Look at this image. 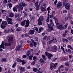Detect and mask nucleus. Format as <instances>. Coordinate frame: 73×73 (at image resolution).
<instances>
[{"label": "nucleus", "instance_id": "obj_1", "mask_svg": "<svg viewBox=\"0 0 73 73\" xmlns=\"http://www.w3.org/2000/svg\"><path fill=\"white\" fill-rule=\"evenodd\" d=\"M30 24V22L29 20H27L26 21V20H23L21 22V23H20V24L22 26H25V27L26 28L28 27L29 25Z\"/></svg>", "mask_w": 73, "mask_h": 73}, {"label": "nucleus", "instance_id": "obj_2", "mask_svg": "<svg viewBox=\"0 0 73 73\" xmlns=\"http://www.w3.org/2000/svg\"><path fill=\"white\" fill-rule=\"evenodd\" d=\"M53 19H54L56 23V24L57 25V27H58V28L59 30H62V25H60V24L58 23V22L57 19L56 18V17H53Z\"/></svg>", "mask_w": 73, "mask_h": 73}, {"label": "nucleus", "instance_id": "obj_3", "mask_svg": "<svg viewBox=\"0 0 73 73\" xmlns=\"http://www.w3.org/2000/svg\"><path fill=\"white\" fill-rule=\"evenodd\" d=\"M45 55L46 56H47L48 57V60H50L52 58V57H53V55L50 53L48 52H46L45 53Z\"/></svg>", "mask_w": 73, "mask_h": 73}, {"label": "nucleus", "instance_id": "obj_4", "mask_svg": "<svg viewBox=\"0 0 73 73\" xmlns=\"http://www.w3.org/2000/svg\"><path fill=\"white\" fill-rule=\"evenodd\" d=\"M8 23L6 21H4L2 22V24L1 25V27L3 29H4V28L5 27L6 25H7Z\"/></svg>", "mask_w": 73, "mask_h": 73}, {"label": "nucleus", "instance_id": "obj_5", "mask_svg": "<svg viewBox=\"0 0 73 73\" xmlns=\"http://www.w3.org/2000/svg\"><path fill=\"white\" fill-rule=\"evenodd\" d=\"M6 20H7V22L8 24H12V22H11L12 21V18H9L8 17L6 16Z\"/></svg>", "mask_w": 73, "mask_h": 73}, {"label": "nucleus", "instance_id": "obj_6", "mask_svg": "<svg viewBox=\"0 0 73 73\" xmlns=\"http://www.w3.org/2000/svg\"><path fill=\"white\" fill-rule=\"evenodd\" d=\"M62 3L60 2L59 1L58 3V4L57 5V6H56V8L57 9H59L61 6H62Z\"/></svg>", "mask_w": 73, "mask_h": 73}, {"label": "nucleus", "instance_id": "obj_7", "mask_svg": "<svg viewBox=\"0 0 73 73\" xmlns=\"http://www.w3.org/2000/svg\"><path fill=\"white\" fill-rule=\"evenodd\" d=\"M1 48H3V49H4V48H5L4 46V41H3L2 42V44L0 46V51H1V52H2L3 49Z\"/></svg>", "mask_w": 73, "mask_h": 73}, {"label": "nucleus", "instance_id": "obj_8", "mask_svg": "<svg viewBox=\"0 0 73 73\" xmlns=\"http://www.w3.org/2000/svg\"><path fill=\"white\" fill-rule=\"evenodd\" d=\"M58 50L57 47L56 46H52V51L54 52H56Z\"/></svg>", "mask_w": 73, "mask_h": 73}, {"label": "nucleus", "instance_id": "obj_9", "mask_svg": "<svg viewBox=\"0 0 73 73\" xmlns=\"http://www.w3.org/2000/svg\"><path fill=\"white\" fill-rule=\"evenodd\" d=\"M43 40L45 41L49 40H50V36H44Z\"/></svg>", "mask_w": 73, "mask_h": 73}, {"label": "nucleus", "instance_id": "obj_10", "mask_svg": "<svg viewBox=\"0 0 73 73\" xmlns=\"http://www.w3.org/2000/svg\"><path fill=\"white\" fill-rule=\"evenodd\" d=\"M65 8L66 9L68 10L70 8V4L69 3H67L66 5Z\"/></svg>", "mask_w": 73, "mask_h": 73}, {"label": "nucleus", "instance_id": "obj_11", "mask_svg": "<svg viewBox=\"0 0 73 73\" xmlns=\"http://www.w3.org/2000/svg\"><path fill=\"white\" fill-rule=\"evenodd\" d=\"M9 41L10 42V43H12L13 42V37H10L9 39Z\"/></svg>", "mask_w": 73, "mask_h": 73}, {"label": "nucleus", "instance_id": "obj_12", "mask_svg": "<svg viewBox=\"0 0 73 73\" xmlns=\"http://www.w3.org/2000/svg\"><path fill=\"white\" fill-rule=\"evenodd\" d=\"M23 45H21V46H19L18 48H16L15 50H17V51H18V50H20V49H21V47Z\"/></svg>", "mask_w": 73, "mask_h": 73}, {"label": "nucleus", "instance_id": "obj_13", "mask_svg": "<svg viewBox=\"0 0 73 73\" xmlns=\"http://www.w3.org/2000/svg\"><path fill=\"white\" fill-rule=\"evenodd\" d=\"M47 25L48 27H53V26H54V24H53V22H51V23H50V24H49L48 23H47Z\"/></svg>", "mask_w": 73, "mask_h": 73}, {"label": "nucleus", "instance_id": "obj_14", "mask_svg": "<svg viewBox=\"0 0 73 73\" xmlns=\"http://www.w3.org/2000/svg\"><path fill=\"white\" fill-rule=\"evenodd\" d=\"M44 17L42 16H40L38 20H39L41 21H44Z\"/></svg>", "mask_w": 73, "mask_h": 73}, {"label": "nucleus", "instance_id": "obj_15", "mask_svg": "<svg viewBox=\"0 0 73 73\" xmlns=\"http://www.w3.org/2000/svg\"><path fill=\"white\" fill-rule=\"evenodd\" d=\"M53 28L50 27L48 29L47 31L49 32H50L52 31L53 30Z\"/></svg>", "mask_w": 73, "mask_h": 73}, {"label": "nucleus", "instance_id": "obj_16", "mask_svg": "<svg viewBox=\"0 0 73 73\" xmlns=\"http://www.w3.org/2000/svg\"><path fill=\"white\" fill-rule=\"evenodd\" d=\"M35 31L31 30L29 31V33L31 35H33L35 33Z\"/></svg>", "mask_w": 73, "mask_h": 73}, {"label": "nucleus", "instance_id": "obj_17", "mask_svg": "<svg viewBox=\"0 0 73 73\" xmlns=\"http://www.w3.org/2000/svg\"><path fill=\"white\" fill-rule=\"evenodd\" d=\"M42 21L39 20H38V25H41L42 24Z\"/></svg>", "mask_w": 73, "mask_h": 73}, {"label": "nucleus", "instance_id": "obj_18", "mask_svg": "<svg viewBox=\"0 0 73 73\" xmlns=\"http://www.w3.org/2000/svg\"><path fill=\"white\" fill-rule=\"evenodd\" d=\"M1 11L4 14V15L5 16H6V11H5L4 10L1 9Z\"/></svg>", "mask_w": 73, "mask_h": 73}, {"label": "nucleus", "instance_id": "obj_19", "mask_svg": "<svg viewBox=\"0 0 73 73\" xmlns=\"http://www.w3.org/2000/svg\"><path fill=\"white\" fill-rule=\"evenodd\" d=\"M43 29H44V28H43L42 27L40 28L38 31V33H41V32L42 31Z\"/></svg>", "mask_w": 73, "mask_h": 73}, {"label": "nucleus", "instance_id": "obj_20", "mask_svg": "<svg viewBox=\"0 0 73 73\" xmlns=\"http://www.w3.org/2000/svg\"><path fill=\"white\" fill-rule=\"evenodd\" d=\"M5 46H11V44L10 43H5L4 44Z\"/></svg>", "mask_w": 73, "mask_h": 73}, {"label": "nucleus", "instance_id": "obj_21", "mask_svg": "<svg viewBox=\"0 0 73 73\" xmlns=\"http://www.w3.org/2000/svg\"><path fill=\"white\" fill-rule=\"evenodd\" d=\"M52 42H54V43H56V42H57V40L56 39V38L55 37H54L52 39Z\"/></svg>", "mask_w": 73, "mask_h": 73}, {"label": "nucleus", "instance_id": "obj_22", "mask_svg": "<svg viewBox=\"0 0 73 73\" xmlns=\"http://www.w3.org/2000/svg\"><path fill=\"white\" fill-rule=\"evenodd\" d=\"M33 45L35 47H36V45H37V43L36 42L34 41V40H31Z\"/></svg>", "mask_w": 73, "mask_h": 73}, {"label": "nucleus", "instance_id": "obj_23", "mask_svg": "<svg viewBox=\"0 0 73 73\" xmlns=\"http://www.w3.org/2000/svg\"><path fill=\"white\" fill-rule=\"evenodd\" d=\"M9 17H14V14L12 13H10L9 14Z\"/></svg>", "mask_w": 73, "mask_h": 73}, {"label": "nucleus", "instance_id": "obj_24", "mask_svg": "<svg viewBox=\"0 0 73 73\" xmlns=\"http://www.w3.org/2000/svg\"><path fill=\"white\" fill-rule=\"evenodd\" d=\"M41 11L42 12H45L46 11V9H45V8L42 7L41 9Z\"/></svg>", "mask_w": 73, "mask_h": 73}, {"label": "nucleus", "instance_id": "obj_25", "mask_svg": "<svg viewBox=\"0 0 73 73\" xmlns=\"http://www.w3.org/2000/svg\"><path fill=\"white\" fill-rule=\"evenodd\" d=\"M23 3V2L22 1V0H21V3H19V7H20V8H21V7H22V3Z\"/></svg>", "mask_w": 73, "mask_h": 73}, {"label": "nucleus", "instance_id": "obj_26", "mask_svg": "<svg viewBox=\"0 0 73 73\" xmlns=\"http://www.w3.org/2000/svg\"><path fill=\"white\" fill-rule=\"evenodd\" d=\"M13 9L14 12H17V9L15 7H14Z\"/></svg>", "mask_w": 73, "mask_h": 73}, {"label": "nucleus", "instance_id": "obj_27", "mask_svg": "<svg viewBox=\"0 0 73 73\" xmlns=\"http://www.w3.org/2000/svg\"><path fill=\"white\" fill-rule=\"evenodd\" d=\"M31 53V51L30 50H28L27 53V56H29V54Z\"/></svg>", "mask_w": 73, "mask_h": 73}, {"label": "nucleus", "instance_id": "obj_28", "mask_svg": "<svg viewBox=\"0 0 73 73\" xmlns=\"http://www.w3.org/2000/svg\"><path fill=\"white\" fill-rule=\"evenodd\" d=\"M21 61L22 62L23 65H24V64H25V63H26L25 60H21Z\"/></svg>", "mask_w": 73, "mask_h": 73}, {"label": "nucleus", "instance_id": "obj_29", "mask_svg": "<svg viewBox=\"0 0 73 73\" xmlns=\"http://www.w3.org/2000/svg\"><path fill=\"white\" fill-rule=\"evenodd\" d=\"M16 63L15 62L12 65V67L13 68H15L16 67Z\"/></svg>", "mask_w": 73, "mask_h": 73}, {"label": "nucleus", "instance_id": "obj_30", "mask_svg": "<svg viewBox=\"0 0 73 73\" xmlns=\"http://www.w3.org/2000/svg\"><path fill=\"white\" fill-rule=\"evenodd\" d=\"M20 69L21 71H22V72H23V71H24V70H25V68L20 67Z\"/></svg>", "mask_w": 73, "mask_h": 73}, {"label": "nucleus", "instance_id": "obj_31", "mask_svg": "<svg viewBox=\"0 0 73 73\" xmlns=\"http://www.w3.org/2000/svg\"><path fill=\"white\" fill-rule=\"evenodd\" d=\"M8 6H9V7L10 9H11V8L12 7V5L11 3H9L8 5Z\"/></svg>", "mask_w": 73, "mask_h": 73}, {"label": "nucleus", "instance_id": "obj_32", "mask_svg": "<svg viewBox=\"0 0 73 73\" xmlns=\"http://www.w3.org/2000/svg\"><path fill=\"white\" fill-rule=\"evenodd\" d=\"M65 65H66V66H69V63L68 62H66L65 63Z\"/></svg>", "mask_w": 73, "mask_h": 73}, {"label": "nucleus", "instance_id": "obj_33", "mask_svg": "<svg viewBox=\"0 0 73 73\" xmlns=\"http://www.w3.org/2000/svg\"><path fill=\"white\" fill-rule=\"evenodd\" d=\"M9 30H7V29H6L4 31V33H8L9 32Z\"/></svg>", "mask_w": 73, "mask_h": 73}, {"label": "nucleus", "instance_id": "obj_34", "mask_svg": "<svg viewBox=\"0 0 73 73\" xmlns=\"http://www.w3.org/2000/svg\"><path fill=\"white\" fill-rule=\"evenodd\" d=\"M23 7H22L21 8V9H19L18 11L19 12H22V11L23 10Z\"/></svg>", "mask_w": 73, "mask_h": 73}, {"label": "nucleus", "instance_id": "obj_35", "mask_svg": "<svg viewBox=\"0 0 73 73\" xmlns=\"http://www.w3.org/2000/svg\"><path fill=\"white\" fill-rule=\"evenodd\" d=\"M21 30V28H20V27H18V28L16 29V31L17 32H19V31H20Z\"/></svg>", "mask_w": 73, "mask_h": 73}, {"label": "nucleus", "instance_id": "obj_36", "mask_svg": "<svg viewBox=\"0 0 73 73\" xmlns=\"http://www.w3.org/2000/svg\"><path fill=\"white\" fill-rule=\"evenodd\" d=\"M23 20V18L21 17V18L19 17L17 19V20L18 21H21V20Z\"/></svg>", "mask_w": 73, "mask_h": 73}, {"label": "nucleus", "instance_id": "obj_37", "mask_svg": "<svg viewBox=\"0 0 73 73\" xmlns=\"http://www.w3.org/2000/svg\"><path fill=\"white\" fill-rule=\"evenodd\" d=\"M33 59L34 61H36V60H37V57L35 56H34L33 57Z\"/></svg>", "mask_w": 73, "mask_h": 73}, {"label": "nucleus", "instance_id": "obj_38", "mask_svg": "<svg viewBox=\"0 0 73 73\" xmlns=\"http://www.w3.org/2000/svg\"><path fill=\"white\" fill-rule=\"evenodd\" d=\"M62 41L63 42H65V41H66V42H68V39H67L63 38L62 39Z\"/></svg>", "mask_w": 73, "mask_h": 73}, {"label": "nucleus", "instance_id": "obj_39", "mask_svg": "<svg viewBox=\"0 0 73 73\" xmlns=\"http://www.w3.org/2000/svg\"><path fill=\"white\" fill-rule=\"evenodd\" d=\"M68 47L70 49H72V50H73V49L72 48V46L70 45H68Z\"/></svg>", "mask_w": 73, "mask_h": 73}, {"label": "nucleus", "instance_id": "obj_40", "mask_svg": "<svg viewBox=\"0 0 73 73\" xmlns=\"http://www.w3.org/2000/svg\"><path fill=\"white\" fill-rule=\"evenodd\" d=\"M62 29H66V28H67V26H66L65 25H64L63 26H62Z\"/></svg>", "mask_w": 73, "mask_h": 73}, {"label": "nucleus", "instance_id": "obj_41", "mask_svg": "<svg viewBox=\"0 0 73 73\" xmlns=\"http://www.w3.org/2000/svg\"><path fill=\"white\" fill-rule=\"evenodd\" d=\"M44 7V8H46V5L45 4H43L42 6H41V7Z\"/></svg>", "mask_w": 73, "mask_h": 73}, {"label": "nucleus", "instance_id": "obj_42", "mask_svg": "<svg viewBox=\"0 0 73 73\" xmlns=\"http://www.w3.org/2000/svg\"><path fill=\"white\" fill-rule=\"evenodd\" d=\"M30 46L31 47H33V44H32V43L31 42H30Z\"/></svg>", "mask_w": 73, "mask_h": 73}, {"label": "nucleus", "instance_id": "obj_43", "mask_svg": "<svg viewBox=\"0 0 73 73\" xmlns=\"http://www.w3.org/2000/svg\"><path fill=\"white\" fill-rule=\"evenodd\" d=\"M1 61L2 62H6V59L5 58H3L2 59Z\"/></svg>", "mask_w": 73, "mask_h": 73}, {"label": "nucleus", "instance_id": "obj_44", "mask_svg": "<svg viewBox=\"0 0 73 73\" xmlns=\"http://www.w3.org/2000/svg\"><path fill=\"white\" fill-rule=\"evenodd\" d=\"M53 65H54V64L53 63H50V68H52V67H53Z\"/></svg>", "mask_w": 73, "mask_h": 73}, {"label": "nucleus", "instance_id": "obj_45", "mask_svg": "<svg viewBox=\"0 0 73 73\" xmlns=\"http://www.w3.org/2000/svg\"><path fill=\"white\" fill-rule=\"evenodd\" d=\"M67 35V34H65V33H63V37H66Z\"/></svg>", "mask_w": 73, "mask_h": 73}, {"label": "nucleus", "instance_id": "obj_46", "mask_svg": "<svg viewBox=\"0 0 73 73\" xmlns=\"http://www.w3.org/2000/svg\"><path fill=\"white\" fill-rule=\"evenodd\" d=\"M24 16L25 17H27V14L26 12H24Z\"/></svg>", "mask_w": 73, "mask_h": 73}, {"label": "nucleus", "instance_id": "obj_47", "mask_svg": "<svg viewBox=\"0 0 73 73\" xmlns=\"http://www.w3.org/2000/svg\"><path fill=\"white\" fill-rule=\"evenodd\" d=\"M17 61L18 62H20L21 61V59L20 58H17Z\"/></svg>", "mask_w": 73, "mask_h": 73}, {"label": "nucleus", "instance_id": "obj_48", "mask_svg": "<svg viewBox=\"0 0 73 73\" xmlns=\"http://www.w3.org/2000/svg\"><path fill=\"white\" fill-rule=\"evenodd\" d=\"M33 70L34 71V72H37V69L36 68H34L33 69Z\"/></svg>", "mask_w": 73, "mask_h": 73}, {"label": "nucleus", "instance_id": "obj_49", "mask_svg": "<svg viewBox=\"0 0 73 73\" xmlns=\"http://www.w3.org/2000/svg\"><path fill=\"white\" fill-rule=\"evenodd\" d=\"M40 62H43L44 60H43V59L42 58L40 59Z\"/></svg>", "mask_w": 73, "mask_h": 73}, {"label": "nucleus", "instance_id": "obj_50", "mask_svg": "<svg viewBox=\"0 0 73 73\" xmlns=\"http://www.w3.org/2000/svg\"><path fill=\"white\" fill-rule=\"evenodd\" d=\"M42 57L44 60H45V59H46V58H45V56L44 55H42Z\"/></svg>", "mask_w": 73, "mask_h": 73}, {"label": "nucleus", "instance_id": "obj_51", "mask_svg": "<svg viewBox=\"0 0 73 73\" xmlns=\"http://www.w3.org/2000/svg\"><path fill=\"white\" fill-rule=\"evenodd\" d=\"M57 2H58L57 0H55L54 2V5H56V4L57 3Z\"/></svg>", "mask_w": 73, "mask_h": 73}, {"label": "nucleus", "instance_id": "obj_52", "mask_svg": "<svg viewBox=\"0 0 73 73\" xmlns=\"http://www.w3.org/2000/svg\"><path fill=\"white\" fill-rule=\"evenodd\" d=\"M55 11H53L52 12V16H53L54 15V14H55Z\"/></svg>", "mask_w": 73, "mask_h": 73}, {"label": "nucleus", "instance_id": "obj_53", "mask_svg": "<svg viewBox=\"0 0 73 73\" xmlns=\"http://www.w3.org/2000/svg\"><path fill=\"white\" fill-rule=\"evenodd\" d=\"M19 16H20V15L19 14H18L17 15H16L15 16V18H17L18 17V18H19Z\"/></svg>", "mask_w": 73, "mask_h": 73}, {"label": "nucleus", "instance_id": "obj_54", "mask_svg": "<svg viewBox=\"0 0 73 73\" xmlns=\"http://www.w3.org/2000/svg\"><path fill=\"white\" fill-rule=\"evenodd\" d=\"M38 4V2H36L35 3V7L37 6Z\"/></svg>", "mask_w": 73, "mask_h": 73}, {"label": "nucleus", "instance_id": "obj_55", "mask_svg": "<svg viewBox=\"0 0 73 73\" xmlns=\"http://www.w3.org/2000/svg\"><path fill=\"white\" fill-rule=\"evenodd\" d=\"M46 22L48 23H49V17H47L46 20Z\"/></svg>", "mask_w": 73, "mask_h": 73}, {"label": "nucleus", "instance_id": "obj_56", "mask_svg": "<svg viewBox=\"0 0 73 73\" xmlns=\"http://www.w3.org/2000/svg\"><path fill=\"white\" fill-rule=\"evenodd\" d=\"M36 9L37 10H38V9H39V6H36Z\"/></svg>", "mask_w": 73, "mask_h": 73}, {"label": "nucleus", "instance_id": "obj_57", "mask_svg": "<svg viewBox=\"0 0 73 73\" xmlns=\"http://www.w3.org/2000/svg\"><path fill=\"white\" fill-rule=\"evenodd\" d=\"M35 61H33L31 63V65H35Z\"/></svg>", "mask_w": 73, "mask_h": 73}, {"label": "nucleus", "instance_id": "obj_58", "mask_svg": "<svg viewBox=\"0 0 73 73\" xmlns=\"http://www.w3.org/2000/svg\"><path fill=\"white\" fill-rule=\"evenodd\" d=\"M50 50V47H48L47 48V50H48V51Z\"/></svg>", "mask_w": 73, "mask_h": 73}, {"label": "nucleus", "instance_id": "obj_59", "mask_svg": "<svg viewBox=\"0 0 73 73\" xmlns=\"http://www.w3.org/2000/svg\"><path fill=\"white\" fill-rule=\"evenodd\" d=\"M23 2V3H22V5L23 7H25V4L23 3L24 1H22Z\"/></svg>", "mask_w": 73, "mask_h": 73}, {"label": "nucleus", "instance_id": "obj_60", "mask_svg": "<svg viewBox=\"0 0 73 73\" xmlns=\"http://www.w3.org/2000/svg\"><path fill=\"white\" fill-rule=\"evenodd\" d=\"M59 67H60V68H63L64 67V65H62L61 66H60Z\"/></svg>", "mask_w": 73, "mask_h": 73}, {"label": "nucleus", "instance_id": "obj_61", "mask_svg": "<svg viewBox=\"0 0 73 73\" xmlns=\"http://www.w3.org/2000/svg\"><path fill=\"white\" fill-rule=\"evenodd\" d=\"M63 13H67V11H66V10H64L63 11Z\"/></svg>", "mask_w": 73, "mask_h": 73}, {"label": "nucleus", "instance_id": "obj_62", "mask_svg": "<svg viewBox=\"0 0 73 73\" xmlns=\"http://www.w3.org/2000/svg\"><path fill=\"white\" fill-rule=\"evenodd\" d=\"M29 58L30 60H32V58L31 56H29Z\"/></svg>", "mask_w": 73, "mask_h": 73}, {"label": "nucleus", "instance_id": "obj_63", "mask_svg": "<svg viewBox=\"0 0 73 73\" xmlns=\"http://www.w3.org/2000/svg\"><path fill=\"white\" fill-rule=\"evenodd\" d=\"M68 53H70L72 51H71V50L70 49H68Z\"/></svg>", "mask_w": 73, "mask_h": 73}, {"label": "nucleus", "instance_id": "obj_64", "mask_svg": "<svg viewBox=\"0 0 73 73\" xmlns=\"http://www.w3.org/2000/svg\"><path fill=\"white\" fill-rule=\"evenodd\" d=\"M52 40H50L49 41V44H52Z\"/></svg>", "mask_w": 73, "mask_h": 73}]
</instances>
